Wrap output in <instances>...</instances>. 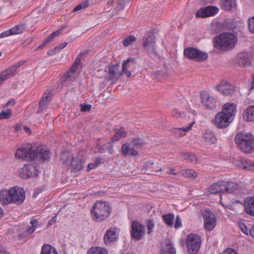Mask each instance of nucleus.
I'll use <instances>...</instances> for the list:
<instances>
[{
	"label": "nucleus",
	"mask_w": 254,
	"mask_h": 254,
	"mask_svg": "<svg viewBox=\"0 0 254 254\" xmlns=\"http://www.w3.org/2000/svg\"><path fill=\"white\" fill-rule=\"evenodd\" d=\"M15 156L23 160L40 161L48 160L50 157L46 147L37 144L27 145L25 147L18 149Z\"/></svg>",
	"instance_id": "obj_1"
},
{
	"label": "nucleus",
	"mask_w": 254,
	"mask_h": 254,
	"mask_svg": "<svg viewBox=\"0 0 254 254\" xmlns=\"http://www.w3.org/2000/svg\"><path fill=\"white\" fill-rule=\"evenodd\" d=\"M112 208L109 202L97 201L91 209V214L94 220L102 222L105 220L110 215Z\"/></svg>",
	"instance_id": "obj_2"
},
{
	"label": "nucleus",
	"mask_w": 254,
	"mask_h": 254,
	"mask_svg": "<svg viewBox=\"0 0 254 254\" xmlns=\"http://www.w3.org/2000/svg\"><path fill=\"white\" fill-rule=\"evenodd\" d=\"M235 141L238 148L245 153H251L254 150V136L249 132L237 133Z\"/></svg>",
	"instance_id": "obj_3"
},
{
	"label": "nucleus",
	"mask_w": 254,
	"mask_h": 254,
	"mask_svg": "<svg viewBox=\"0 0 254 254\" xmlns=\"http://www.w3.org/2000/svg\"><path fill=\"white\" fill-rule=\"evenodd\" d=\"M237 42L236 36L232 33H221L213 40L214 47L222 50H230L233 49Z\"/></svg>",
	"instance_id": "obj_4"
},
{
	"label": "nucleus",
	"mask_w": 254,
	"mask_h": 254,
	"mask_svg": "<svg viewBox=\"0 0 254 254\" xmlns=\"http://www.w3.org/2000/svg\"><path fill=\"white\" fill-rule=\"evenodd\" d=\"M184 54L187 58L197 62L204 61L208 58L207 53L192 47L185 49Z\"/></svg>",
	"instance_id": "obj_5"
},
{
	"label": "nucleus",
	"mask_w": 254,
	"mask_h": 254,
	"mask_svg": "<svg viewBox=\"0 0 254 254\" xmlns=\"http://www.w3.org/2000/svg\"><path fill=\"white\" fill-rule=\"evenodd\" d=\"M201 243V240L198 235L189 234L187 238L186 244L190 254H196L199 250Z\"/></svg>",
	"instance_id": "obj_6"
},
{
	"label": "nucleus",
	"mask_w": 254,
	"mask_h": 254,
	"mask_svg": "<svg viewBox=\"0 0 254 254\" xmlns=\"http://www.w3.org/2000/svg\"><path fill=\"white\" fill-rule=\"evenodd\" d=\"M142 44L144 51L150 56H156L155 37L153 33H148L147 36L143 39Z\"/></svg>",
	"instance_id": "obj_7"
},
{
	"label": "nucleus",
	"mask_w": 254,
	"mask_h": 254,
	"mask_svg": "<svg viewBox=\"0 0 254 254\" xmlns=\"http://www.w3.org/2000/svg\"><path fill=\"white\" fill-rule=\"evenodd\" d=\"M201 215L204 221V228L208 231H212L216 225V218L215 214L209 210L202 211Z\"/></svg>",
	"instance_id": "obj_8"
},
{
	"label": "nucleus",
	"mask_w": 254,
	"mask_h": 254,
	"mask_svg": "<svg viewBox=\"0 0 254 254\" xmlns=\"http://www.w3.org/2000/svg\"><path fill=\"white\" fill-rule=\"evenodd\" d=\"M11 203L20 205L23 203L25 199V190L19 187L10 188Z\"/></svg>",
	"instance_id": "obj_9"
},
{
	"label": "nucleus",
	"mask_w": 254,
	"mask_h": 254,
	"mask_svg": "<svg viewBox=\"0 0 254 254\" xmlns=\"http://www.w3.org/2000/svg\"><path fill=\"white\" fill-rule=\"evenodd\" d=\"M145 234V229L141 223L136 221H132L131 225L130 235L132 239L140 240Z\"/></svg>",
	"instance_id": "obj_10"
},
{
	"label": "nucleus",
	"mask_w": 254,
	"mask_h": 254,
	"mask_svg": "<svg viewBox=\"0 0 254 254\" xmlns=\"http://www.w3.org/2000/svg\"><path fill=\"white\" fill-rule=\"evenodd\" d=\"M120 65L119 64L112 65L109 66L108 73L105 76V79L107 81H111L112 83L116 82L122 75V72L120 70Z\"/></svg>",
	"instance_id": "obj_11"
},
{
	"label": "nucleus",
	"mask_w": 254,
	"mask_h": 254,
	"mask_svg": "<svg viewBox=\"0 0 254 254\" xmlns=\"http://www.w3.org/2000/svg\"><path fill=\"white\" fill-rule=\"evenodd\" d=\"M19 175L23 179L36 177L38 176V170L33 164L25 165L20 170Z\"/></svg>",
	"instance_id": "obj_12"
},
{
	"label": "nucleus",
	"mask_w": 254,
	"mask_h": 254,
	"mask_svg": "<svg viewBox=\"0 0 254 254\" xmlns=\"http://www.w3.org/2000/svg\"><path fill=\"white\" fill-rule=\"evenodd\" d=\"M232 120L226 114L219 112L215 116L214 124L219 128H224L228 126Z\"/></svg>",
	"instance_id": "obj_13"
},
{
	"label": "nucleus",
	"mask_w": 254,
	"mask_h": 254,
	"mask_svg": "<svg viewBox=\"0 0 254 254\" xmlns=\"http://www.w3.org/2000/svg\"><path fill=\"white\" fill-rule=\"evenodd\" d=\"M201 102L208 109H214L216 108V101L214 98L206 91L200 93Z\"/></svg>",
	"instance_id": "obj_14"
},
{
	"label": "nucleus",
	"mask_w": 254,
	"mask_h": 254,
	"mask_svg": "<svg viewBox=\"0 0 254 254\" xmlns=\"http://www.w3.org/2000/svg\"><path fill=\"white\" fill-rule=\"evenodd\" d=\"M219 11L218 8L214 6H207L200 8L196 13L197 17L205 18L215 15Z\"/></svg>",
	"instance_id": "obj_15"
},
{
	"label": "nucleus",
	"mask_w": 254,
	"mask_h": 254,
	"mask_svg": "<svg viewBox=\"0 0 254 254\" xmlns=\"http://www.w3.org/2000/svg\"><path fill=\"white\" fill-rule=\"evenodd\" d=\"M21 65V63H17L2 71L0 73V84L3 81L16 74L17 73V69Z\"/></svg>",
	"instance_id": "obj_16"
},
{
	"label": "nucleus",
	"mask_w": 254,
	"mask_h": 254,
	"mask_svg": "<svg viewBox=\"0 0 254 254\" xmlns=\"http://www.w3.org/2000/svg\"><path fill=\"white\" fill-rule=\"evenodd\" d=\"M118 239V234L115 228H110L107 230L103 237L104 242L106 245H109L117 241Z\"/></svg>",
	"instance_id": "obj_17"
},
{
	"label": "nucleus",
	"mask_w": 254,
	"mask_h": 254,
	"mask_svg": "<svg viewBox=\"0 0 254 254\" xmlns=\"http://www.w3.org/2000/svg\"><path fill=\"white\" fill-rule=\"evenodd\" d=\"M134 59H128L123 63L122 69L121 71L122 75L125 73L127 77H130L131 75V71L135 67Z\"/></svg>",
	"instance_id": "obj_18"
},
{
	"label": "nucleus",
	"mask_w": 254,
	"mask_h": 254,
	"mask_svg": "<svg viewBox=\"0 0 254 254\" xmlns=\"http://www.w3.org/2000/svg\"><path fill=\"white\" fill-rule=\"evenodd\" d=\"M218 89L221 93L226 96L231 95L235 92V89L233 85L227 81H221L218 86Z\"/></svg>",
	"instance_id": "obj_19"
},
{
	"label": "nucleus",
	"mask_w": 254,
	"mask_h": 254,
	"mask_svg": "<svg viewBox=\"0 0 254 254\" xmlns=\"http://www.w3.org/2000/svg\"><path fill=\"white\" fill-rule=\"evenodd\" d=\"M52 93L51 91H47L43 94L42 99L39 103V112H42L48 105L51 100Z\"/></svg>",
	"instance_id": "obj_20"
},
{
	"label": "nucleus",
	"mask_w": 254,
	"mask_h": 254,
	"mask_svg": "<svg viewBox=\"0 0 254 254\" xmlns=\"http://www.w3.org/2000/svg\"><path fill=\"white\" fill-rule=\"evenodd\" d=\"M222 113L226 114L233 120L236 113V105L234 103H227L224 105Z\"/></svg>",
	"instance_id": "obj_21"
},
{
	"label": "nucleus",
	"mask_w": 254,
	"mask_h": 254,
	"mask_svg": "<svg viewBox=\"0 0 254 254\" xmlns=\"http://www.w3.org/2000/svg\"><path fill=\"white\" fill-rule=\"evenodd\" d=\"M194 122H192L186 127L174 128L171 130V133L176 137H180L186 135V132L191 129Z\"/></svg>",
	"instance_id": "obj_22"
},
{
	"label": "nucleus",
	"mask_w": 254,
	"mask_h": 254,
	"mask_svg": "<svg viewBox=\"0 0 254 254\" xmlns=\"http://www.w3.org/2000/svg\"><path fill=\"white\" fill-rule=\"evenodd\" d=\"M202 139L208 145L213 144L217 142V138L214 132L206 130L202 135Z\"/></svg>",
	"instance_id": "obj_23"
},
{
	"label": "nucleus",
	"mask_w": 254,
	"mask_h": 254,
	"mask_svg": "<svg viewBox=\"0 0 254 254\" xmlns=\"http://www.w3.org/2000/svg\"><path fill=\"white\" fill-rule=\"evenodd\" d=\"M11 203L10 189H2L0 190V204L7 205Z\"/></svg>",
	"instance_id": "obj_24"
},
{
	"label": "nucleus",
	"mask_w": 254,
	"mask_h": 254,
	"mask_svg": "<svg viewBox=\"0 0 254 254\" xmlns=\"http://www.w3.org/2000/svg\"><path fill=\"white\" fill-rule=\"evenodd\" d=\"M176 250L170 240H166L162 245L161 254H175Z\"/></svg>",
	"instance_id": "obj_25"
},
{
	"label": "nucleus",
	"mask_w": 254,
	"mask_h": 254,
	"mask_svg": "<svg viewBox=\"0 0 254 254\" xmlns=\"http://www.w3.org/2000/svg\"><path fill=\"white\" fill-rule=\"evenodd\" d=\"M244 206L247 213L254 216V197H247L244 201Z\"/></svg>",
	"instance_id": "obj_26"
},
{
	"label": "nucleus",
	"mask_w": 254,
	"mask_h": 254,
	"mask_svg": "<svg viewBox=\"0 0 254 254\" xmlns=\"http://www.w3.org/2000/svg\"><path fill=\"white\" fill-rule=\"evenodd\" d=\"M71 171L76 173L82 168L83 162L79 158H73L71 163Z\"/></svg>",
	"instance_id": "obj_27"
},
{
	"label": "nucleus",
	"mask_w": 254,
	"mask_h": 254,
	"mask_svg": "<svg viewBox=\"0 0 254 254\" xmlns=\"http://www.w3.org/2000/svg\"><path fill=\"white\" fill-rule=\"evenodd\" d=\"M121 150L124 156H136L138 154L137 151L132 147L128 146L126 144H124L122 145Z\"/></svg>",
	"instance_id": "obj_28"
},
{
	"label": "nucleus",
	"mask_w": 254,
	"mask_h": 254,
	"mask_svg": "<svg viewBox=\"0 0 254 254\" xmlns=\"http://www.w3.org/2000/svg\"><path fill=\"white\" fill-rule=\"evenodd\" d=\"M244 119L247 121L252 122L254 121V106L252 105L247 108L243 114Z\"/></svg>",
	"instance_id": "obj_29"
},
{
	"label": "nucleus",
	"mask_w": 254,
	"mask_h": 254,
	"mask_svg": "<svg viewBox=\"0 0 254 254\" xmlns=\"http://www.w3.org/2000/svg\"><path fill=\"white\" fill-rule=\"evenodd\" d=\"M87 254H108L107 249L101 247H92L87 252Z\"/></svg>",
	"instance_id": "obj_30"
},
{
	"label": "nucleus",
	"mask_w": 254,
	"mask_h": 254,
	"mask_svg": "<svg viewBox=\"0 0 254 254\" xmlns=\"http://www.w3.org/2000/svg\"><path fill=\"white\" fill-rule=\"evenodd\" d=\"M235 0H221V7L226 10H229L235 7Z\"/></svg>",
	"instance_id": "obj_31"
},
{
	"label": "nucleus",
	"mask_w": 254,
	"mask_h": 254,
	"mask_svg": "<svg viewBox=\"0 0 254 254\" xmlns=\"http://www.w3.org/2000/svg\"><path fill=\"white\" fill-rule=\"evenodd\" d=\"M62 30V29H60L58 30L53 32L49 38L44 41L41 45H40L38 47V49H42L43 47H45L48 44L52 42L56 37L58 36L61 33Z\"/></svg>",
	"instance_id": "obj_32"
},
{
	"label": "nucleus",
	"mask_w": 254,
	"mask_h": 254,
	"mask_svg": "<svg viewBox=\"0 0 254 254\" xmlns=\"http://www.w3.org/2000/svg\"><path fill=\"white\" fill-rule=\"evenodd\" d=\"M41 254H58V253L54 247L49 244H46L42 247Z\"/></svg>",
	"instance_id": "obj_33"
},
{
	"label": "nucleus",
	"mask_w": 254,
	"mask_h": 254,
	"mask_svg": "<svg viewBox=\"0 0 254 254\" xmlns=\"http://www.w3.org/2000/svg\"><path fill=\"white\" fill-rule=\"evenodd\" d=\"M162 218L166 224V225L170 227H172L174 226V215L172 213H169L167 214L163 215L162 216Z\"/></svg>",
	"instance_id": "obj_34"
},
{
	"label": "nucleus",
	"mask_w": 254,
	"mask_h": 254,
	"mask_svg": "<svg viewBox=\"0 0 254 254\" xmlns=\"http://www.w3.org/2000/svg\"><path fill=\"white\" fill-rule=\"evenodd\" d=\"M146 168L147 169H151V172H147V174H152L153 173H157L159 171H164L165 170V167H164L163 168H159L156 166L154 163L153 162H148L146 165Z\"/></svg>",
	"instance_id": "obj_35"
},
{
	"label": "nucleus",
	"mask_w": 254,
	"mask_h": 254,
	"mask_svg": "<svg viewBox=\"0 0 254 254\" xmlns=\"http://www.w3.org/2000/svg\"><path fill=\"white\" fill-rule=\"evenodd\" d=\"M126 136V133L123 128L120 129H116L115 130V135L112 137V142L118 140L121 137H124Z\"/></svg>",
	"instance_id": "obj_36"
},
{
	"label": "nucleus",
	"mask_w": 254,
	"mask_h": 254,
	"mask_svg": "<svg viewBox=\"0 0 254 254\" xmlns=\"http://www.w3.org/2000/svg\"><path fill=\"white\" fill-rule=\"evenodd\" d=\"M242 169L254 171V162L248 159L243 160V164Z\"/></svg>",
	"instance_id": "obj_37"
},
{
	"label": "nucleus",
	"mask_w": 254,
	"mask_h": 254,
	"mask_svg": "<svg viewBox=\"0 0 254 254\" xmlns=\"http://www.w3.org/2000/svg\"><path fill=\"white\" fill-rule=\"evenodd\" d=\"M181 173L186 178L194 179L197 176V173L192 170H184Z\"/></svg>",
	"instance_id": "obj_38"
},
{
	"label": "nucleus",
	"mask_w": 254,
	"mask_h": 254,
	"mask_svg": "<svg viewBox=\"0 0 254 254\" xmlns=\"http://www.w3.org/2000/svg\"><path fill=\"white\" fill-rule=\"evenodd\" d=\"M238 58H239V64L244 66H247L249 65L250 63L248 59L247 53H244L239 55Z\"/></svg>",
	"instance_id": "obj_39"
},
{
	"label": "nucleus",
	"mask_w": 254,
	"mask_h": 254,
	"mask_svg": "<svg viewBox=\"0 0 254 254\" xmlns=\"http://www.w3.org/2000/svg\"><path fill=\"white\" fill-rule=\"evenodd\" d=\"M226 193H232L238 189V185L235 182H227Z\"/></svg>",
	"instance_id": "obj_40"
},
{
	"label": "nucleus",
	"mask_w": 254,
	"mask_h": 254,
	"mask_svg": "<svg viewBox=\"0 0 254 254\" xmlns=\"http://www.w3.org/2000/svg\"><path fill=\"white\" fill-rule=\"evenodd\" d=\"M145 225L147 228V234H150L153 231L155 227V223L152 219H149L145 221Z\"/></svg>",
	"instance_id": "obj_41"
},
{
	"label": "nucleus",
	"mask_w": 254,
	"mask_h": 254,
	"mask_svg": "<svg viewBox=\"0 0 254 254\" xmlns=\"http://www.w3.org/2000/svg\"><path fill=\"white\" fill-rule=\"evenodd\" d=\"M144 144V142L141 138H134L130 142V145L136 148L141 147Z\"/></svg>",
	"instance_id": "obj_42"
},
{
	"label": "nucleus",
	"mask_w": 254,
	"mask_h": 254,
	"mask_svg": "<svg viewBox=\"0 0 254 254\" xmlns=\"http://www.w3.org/2000/svg\"><path fill=\"white\" fill-rule=\"evenodd\" d=\"M209 191L211 193H219L220 190V181L212 184L209 188Z\"/></svg>",
	"instance_id": "obj_43"
},
{
	"label": "nucleus",
	"mask_w": 254,
	"mask_h": 254,
	"mask_svg": "<svg viewBox=\"0 0 254 254\" xmlns=\"http://www.w3.org/2000/svg\"><path fill=\"white\" fill-rule=\"evenodd\" d=\"M244 158L240 156H236L233 158L232 162L236 166L242 168Z\"/></svg>",
	"instance_id": "obj_44"
},
{
	"label": "nucleus",
	"mask_w": 254,
	"mask_h": 254,
	"mask_svg": "<svg viewBox=\"0 0 254 254\" xmlns=\"http://www.w3.org/2000/svg\"><path fill=\"white\" fill-rule=\"evenodd\" d=\"M30 224H31V226H29L26 231L27 234L29 235L32 234L34 232L35 228L37 226L38 222L36 220H31L30 221Z\"/></svg>",
	"instance_id": "obj_45"
},
{
	"label": "nucleus",
	"mask_w": 254,
	"mask_h": 254,
	"mask_svg": "<svg viewBox=\"0 0 254 254\" xmlns=\"http://www.w3.org/2000/svg\"><path fill=\"white\" fill-rule=\"evenodd\" d=\"M136 37L133 35H130L127 37L123 41V43L125 47H127L132 42L136 41Z\"/></svg>",
	"instance_id": "obj_46"
},
{
	"label": "nucleus",
	"mask_w": 254,
	"mask_h": 254,
	"mask_svg": "<svg viewBox=\"0 0 254 254\" xmlns=\"http://www.w3.org/2000/svg\"><path fill=\"white\" fill-rule=\"evenodd\" d=\"M11 116V111L9 109L5 111H2L0 113V120L9 119Z\"/></svg>",
	"instance_id": "obj_47"
},
{
	"label": "nucleus",
	"mask_w": 254,
	"mask_h": 254,
	"mask_svg": "<svg viewBox=\"0 0 254 254\" xmlns=\"http://www.w3.org/2000/svg\"><path fill=\"white\" fill-rule=\"evenodd\" d=\"M60 160L63 164L67 165L69 161V153L64 152L61 154Z\"/></svg>",
	"instance_id": "obj_48"
},
{
	"label": "nucleus",
	"mask_w": 254,
	"mask_h": 254,
	"mask_svg": "<svg viewBox=\"0 0 254 254\" xmlns=\"http://www.w3.org/2000/svg\"><path fill=\"white\" fill-rule=\"evenodd\" d=\"M83 55H85V54L84 53H80L76 58L75 61H74L73 65H72L71 69L72 70H76L77 68V67L80 62L81 60V57Z\"/></svg>",
	"instance_id": "obj_49"
},
{
	"label": "nucleus",
	"mask_w": 254,
	"mask_h": 254,
	"mask_svg": "<svg viewBox=\"0 0 254 254\" xmlns=\"http://www.w3.org/2000/svg\"><path fill=\"white\" fill-rule=\"evenodd\" d=\"M10 34L14 35L21 33L23 31V28L20 26H16L9 30Z\"/></svg>",
	"instance_id": "obj_50"
},
{
	"label": "nucleus",
	"mask_w": 254,
	"mask_h": 254,
	"mask_svg": "<svg viewBox=\"0 0 254 254\" xmlns=\"http://www.w3.org/2000/svg\"><path fill=\"white\" fill-rule=\"evenodd\" d=\"M88 2L87 1H84L83 2L77 5L74 8L73 11H77L83 9H85L88 6Z\"/></svg>",
	"instance_id": "obj_51"
},
{
	"label": "nucleus",
	"mask_w": 254,
	"mask_h": 254,
	"mask_svg": "<svg viewBox=\"0 0 254 254\" xmlns=\"http://www.w3.org/2000/svg\"><path fill=\"white\" fill-rule=\"evenodd\" d=\"M248 26L250 31L254 33V16L249 19Z\"/></svg>",
	"instance_id": "obj_52"
},
{
	"label": "nucleus",
	"mask_w": 254,
	"mask_h": 254,
	"mask_svg": "<svg viewBox=\"0 0 254 254\" xmlns=\"http://www.w3.org/2000/svg\"><path fill=\"white\" fill-rule=\"evenodd\" d=\"M227 184V181H220V193H226Z\"/></svg>",
	"instance_id": "obj_53"
},
{
	"label": "nucleus",
	"mask_w": 254,
	"mask_h": 254,
	"mask_svg": "<svg viewBox=\"0 0 254 254\" xmlns=\"http://www.w3.org/2000/svg\"><path fill=\"white\" fill-rule=\"evenodd\" d=\"M172 115L173 117L179 119L181 118L183 115L182 113H181L180 111H179L177 109H174L172 112Z\"/></svg>",
	"instance_id": "obj_54"
},
{
	"label": "nucleus",
	"mask_w": 254,
	"mask_h": 254,
	"mask_svg": "<svg viewBox=\"0 0 254 254\" xmlns=\"http://www.w3.org/2000/svg\"><path fill=\"white\" fill-rule=\"evenodd\" d=\"M76 70H72L71 67L70 69L65 73V78L66 80H71L70 78L73 76L74 72Z\"/></svg>",
	"instance_id": "obj_55"
},
{
	"label": "nucleus",
	"mask_w": 254,
	"mask_h": 254,
	"mask_svg": "<svg viewBox=\"0 0 254 254\" xmlns=\"http://www.w3.org/2000/svg\"><path fill=\"white\" fill-rule=\"evenodd\" d=\"M239 227L241 231L245 234L248 235L249 234V231H248V229L246 225L243 223H239Z\"/></svg>",
	"instance_id": "obj_56"
},
{
	"label": "nucleus",
	"mask_w": 254,
	"mask_h": 254,
	"mask_svg": "<svg viewBox=\"0 0 254 254\" xmlns=\"http://www.w3.org/2000/svg\"><path fill=\"white\" fill-rule=\"evenodd\" d=\"M131 0H119L118 2V7L123 9L126 6V4L129 2Z\"/></svg>",
	"instance_id": "obj_57"
},
{
	"label": "nucleus",
	"mask_w": 254,
	"mask_h": 254,
	"mask_svg": "<svg viewBox=\"0 0 254 254\" xmlns=\"http://www.w3.org/2000/svg\"><path fill=\"white\" fill-rule=\"evenodd\" d=\"M80 107L82 112H87L91 110V106L89 104H81Z\"/></svg>",
	"instance_id": "obj_58"
},
{
	"label": "nucleus",
	"mask_w": 254,
	"mask_h": 254,
	"mask_svg": "<svg viewBox=\"0 0 254 254\" xmlns=\"http://www.w3.org/2000/svg\"><path fill=\"white\" fill-rule=\"evenodd\" d=\"M99 164V160L96 161L94 163H89L88 166V167H87V170L88 171H89L90 170L95 168V167H96L97 166V165Z\"/></svg>",
	"instance_id": "obj_59"
},
{
	"label": "nucleus",
	"mask_w": 254,
	"mask_h": 254,
	"mask_svg": "<svg viewBox=\"0 0 254 254\" xmlns=\"http://www.w3.org/2000/svg\"><path fill=\"white\" fill-rule=\"evenodd\" d=\"M182 225V221L179 216H177L175 227L178 228Z\"/></svg>",
	"instance_id": "obj_60"
},
{
	"label": "nucleus",
	"mask_w": 254,
	"mask_h": 254,
	"mask_svg": "<svg viewBox=\"0 0 254 254\" xmlns=\"http://www.w3.org/2000/svg\"><path fill=\"white\" fill-rule=\"evenodd\" d=\"M188 161H190L191 162H196L197 161V157L194 154L190 153Z\"/></svg>",
	"instance_id": "obj_61"
},
{
	"label": "nucleus",
	"mask_w": 254,
	"mask_h": 254,
	"mask_svg": "<svg viewBox=\"0 0 254 254\" xmlns=\"http://www.w3.org/2000/svg\"><path fill=\"white\" fill-rule=\"evenodd\" d=\"M223 254H238V253L233 249H228L223 252Z\"/></svg>",
	"instance_id": "obj_62"
},
{
	"label": "nucleus",
	"mask_w": 254,
	"mask_h": 254,
	"mask_svg": "<svg viewBox=\"0 0 254 254\" xmlns=\"http://www.w3.org/2000/svg\"><path fill=\"white\" fill-rule=\"evenodd\" d=\"M15 104V101L14 100H10L8 101L4 105V107H6L9 106H13Z\"/></svg>",
	"instance_id": "obj_63"
},
{
	"label": "nucleus",
	"mask_w": 254,
	"mask_h": 254,
	"mask_svg": "<svg viewBox=\"0 0 254 254\" xmlns=\"http://www.w3.org/2000/svg\"><path fill=\"white\" fill-rule=\"evenodd\" d=\"M23 126L20 124L16 125L14 126V131L15 132H18L19 130H22Z\"/></svg>",
	"instance_id": "obj_64"
}]
</instances>
